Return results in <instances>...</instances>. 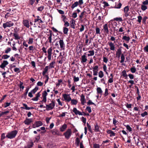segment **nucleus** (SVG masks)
I'll list each match as a JSON object with an SVG mask.
<instances>
[{"label":"nucleus","instance_id":"obj_39","mask_svg":"<svg viewBox=\"0 0 148 148\" xmlns=\"http://www.w3.org/2000/svg\"><path fill=\"white\" fill-rule=\"evenodd\" d=\"M104 76V74L103 72L101 71L99 73V76L101 78L103 77Z\"/></svg>","mask_w":148,"mask_h":148},{"label":"nucleus","instance_id":"obj_43","mask_svg":"<svg viewBox=\"0 0 148 148\" xmlns=\"http://www.w3.org/2000/svg\"><path fill=\"white\" fill-rule=\"evenodd\" d=\"M96 32L97 34H100V29L98 27H96L95 29Z\"/></svg>","mask_w":148,"mask_h":148},{"label":"nucleus","instance_id":"obj_53","mask_svg":"<svg viewBox=\"0 0 148 148\" xmlns=\"http://www.w3.org/2000/svg\"><path fill=\"white\" fill-rule=\"evenodd\" d=\"M5 137H6V136H5V133H2L1 135V140L2 141L3 139H4L5 138Z\"/></svg>","mask_w":148,"mask_h":148},{"label":"nucleus","instance_id":"obj_31","mask_svg":"<svg viewBox=\"0 0 148 148\" xmlns=\"http://www.w3.org/2000/svg\"><path fill=\"white\" fill-rule=\"evenodd\" d=\"M38 89V87L37 86H36L35 88H34L31 91V92L33 93V94H34L37 92Z\"/></svg>","mask_w":148,"mask_h":148},{"label":"nucleus","instance_id":"obj_34","mask_svg":"<svg viewBox=\"0 0 148 148\" xmlns=\"http://www.w3.org/2000/svg\"><path fill=\"white\" fill-rule=\"evenodd\" d=\"M34 22L35 23H36L37 22H38L39 24L40 23H43V22L41 18L40 19H35L34 20Z\"/></svg>","mask_w":148,"mask_h":148},{"label":"nucleus","instance_id":"obj_22","mask_svg":"<svg viewBox=\"0 0 148 148\" xmlns=\"http://www.w3.org/2000/svg\"><path fill=\"white\" fill-rule=\"evenodd\" d=\"M107 133L108 134H110V136L112 137L115 136V134L113 132L110 130H108Z\"/></svg>","mask_w":148,"mask_h":148},{"label":"nucleus","instance_id":"obj_57","mask_svg":"<svg viewBox=\"0 0 148 148\" xmlns=\"http://www.w3.org/2000/svg\"><path fill=\"white\" fill-rule=\"evenodd\" d=\"M129 10V8L128 6H125L124 8V11L125 13L128 12Z\"/></svg>","mask_w":148,"mask_h":148},{"label":"nucleus","instance_id":"obj_29","mask_svg":"<svg viewBox=\"0 0 148 148\" xmlns=\"http://www.w3.org/2000/svg\"><path fill=\"white\" fill-rule=\"evenodd\" d=\"M71 103L73 105H76L77 103V101L75 99H71Z\"/></svg>","mask_w":148,"mask_h":148},{"label":"nucleus","instance_id":"obj_50","mask_svg":"<svg viewBox=\"0 0 148 148\" xmlns=\"http://www.w3.org/2000/svg\"><path fill=\"white\" fill-rule=\"evenodd\" d=\"M109 94V93L108 92V90L107 88H106L105 90V92H104V97H106Z\"/></svg>","mask_w":148,"mask_h":148},{"label":"nucleus","instance_id":"obj_54","mask_svg":"<svg viewBox=\"0 0 148 148\" xmlns=\"http://www.w3.org/2000/svg\"><path fill=\"white\" fill-rule=\"evenodd\" d=\"M35 142H38V141L40 139V136L39 135L38 136H36L35 138Z\"/></svg>","mask_w":148,"mask_h":148},{"label":"nucleus","instance_id":"obj_56","mask_svg":"<svg viewBox=\"0 0 148 148\" xmlns=\"http://www.w3.org/2000/svg\"><path fill=\"white\" fill-rule=\"evenodd\" d=\"M33 42V38H29L28 43L29 44H32Z\"/></svg>","mask_w":148,"mask_h":148},{"label":"nucleus","instance_id":"obj_60","mask_svg":"<svg viewBox=\"0 0 148 148\" xmlns=\"http://www.w3.org/2000/svg\"><path fill=\"white\" fill-rule=\"evenodd\" d=\"M114 19L115 20V21H120V22H121L122 21H123V20L122 19V18L120 17H117V18H114Z\"/></svg>","mask_w":148,"mask_h":148},{"label":"nucleus","instance_id":"obj_28","mask_svg":"<svg viewBox=\"0 0 148 148\" xmlns=\"http://www.w3.org/2000/svg\"><path fill=\"white\" fill-rule=\"evenodd\" d=\"M122 39L127 41V43L129 42L130 38L129 36H124Z\"/></svg>","mask_w":148,"mask_h":148},{"label":"nucleus","instance_id":"obj_23","mask_svg":"<svg viewBox=\"0 0 148 148\" xmlns=\"http://www.w3.org/2000/svg\"><path fill=\"white\" fill-rule=\"evenodd\" d=\"M95 129L94 131L95 132H100V130L99 129V126L98 125V124L97 123H96L94 125Z\"/></svg>","mask_w":148,"mask_h":148},{"label":"nucleus","instance_id":"obj_46","mask_svg":"<svg viewBox=\"0 0 148 148\" xmlns=\"http://www.w3.org/2000/svg\"><path fill=\"white\" fill-rule=\"evenodd\" d=\"M55 63V62H51L50 64L49 65V68H54V66L53 65Z\"/></svg>","mask_w":148,"mask_h":148},{"label":"nucleus","instance_id":"obj_63","mask_svg":"<svg viewBox=\"0 0 148 148\" xmlns=\"http://www.w3.org/2000/svg\"><path fill=\"white\" fill-rule=\"evenodd\" d=\"M11 50V49L10 47H8L7 49L5 50V53H8Z\"/></svg>","mask_w":148,"mask_h":148},{"label":"nucleus","instance_id":"obj_27","mask_svg":"<svg viewBox=\"0 0 148 148\" xmlns=\"http://www.w3.org/2000/svg\"><path fill=\"white\" fill-rule=\"evenodd\" d=\"M44 8L45 7L44 6L41 5L37 8V10L38 11L41 12L44 10Z\"/></svg>","mask_w":148,"mask_h":148},{"label":"nucleus","instance_id":"obj_25","mask_svg":"<svg viewBox=\"0 0 148 148\" xmlns=\"http://www.w3.org/2000/svg\"><path fill=\"white\" fill-rule=\"evenodd\" d=\"M67 128V125L66 124H64L62 127L60 128V131L61 132H63Z\"/></svg>","mask_w":148,"mask_h":148},{"label":"nucleus","instance_id":"obj_9","mask_svg":"<svg viewBox=\"0 0 148 148\" xmlns=\"http://www.w3.org/2000/svg\"><path fill=\"white\" fill-rule=\"evenodd\" d=\"M52 51V49L51 47L49 48L47 50V53L48 54L47 57L49 60H50L51 59Z\"/></svg>","mask_w":148,"mask_h":148},{"label":"nucleus","instance_id":"obj_64","mask_svg":"<svg viewBox=\"0 0 148 148\" xmlns=\"http://www.w3.org/2000/svg\"><path fill=\"white\" fill-rule=\"evenodd\" d=\"M144 50L145 52H148V45H146L144 47Z\"/></svg>","mask_w":148,"mask_h":148},{"label":"nucleus","instance_id":"obj_44","mask_svg":"<svg viewBox=\"0 0 148 148\" xmlns=\"http://www.w3.org/2000/svg\"><path fill=\"white\" fill-rule=\"evenodd\" d=\"M130 70L131 72L132 73H135L136 71V69L135 67H132L131 68Z\"/></svg>","mask_w":148,"mask_h":148},{"label":"nucleus","instance_id":"obj_38","mask_svg":"<svg viewBox=\"0 0 148 148\" xmlns=\"http://www.w3.org/2000/svg\"><path fill=\"white\" fill-rule=\"evenodd\" d=\"M141 9L143 11H144L147 9V7L146 5L143 4L141 6Z\"/></svg>","mask_w":148,"mask_h":148},{"label":"nucleus","instance_id":"obj_61","mask_svg":"<svg viewBox=\"0 0 148 148\" xmlns=\"http://www.w3.org/2000/svg\"><path fill=\"white\" fill-rule=\"evenodd\" d=\"M27 92H25L21 96V98H23L24 99H25L27 97Z\"/></svg>","mask_w":148,"mask_h":148},{"label":"nucleus","instance_id":"obj_13","mask_svg":"<svg viewBox=\"0 0 148 148\" xmlns=\"http://www.w3.org/2000/svg\"><path fill=\"white\" fill-rule=\"evenodd\" d=\"M23 23L24 25L27 27L29 28L30 26L29 24V21L27 20H24L23 22Z\"/></svg>","mask_w":148,"mask_h":148},{"label":"nucleus","instance_id":"obj_3","mask_svg":"<svg viewBox=\"0 0 148 148\" xmlns=\"http://www.w3.org/2000/svg\"><path fill=\"white\" fill-rule=\"evenodd\" d=\"M84 3L83 0H79V1H76L73 3L71 6V8L72 9H73L77 7L79 5H81Z\"/></svg>","mask_w":148,"mask_h":148},{"label":"nucleus","instance_id":"obj_16","mask_svg":"<svg viewBox=\"0 0 148 148\" xmlns=\"http://www.w3.org/2000/svg\"><path fill=\"white\" fill-rule=\"evenodd\" d=\"M59 42L60 48L62 49H64L65 45L63 40L61 39L59 41Z\"/></svg>","mask_w":148,"mask_h":148},{"label":"nucleus","instance_id":"obj_40","mask_svg":"<svg viewBox=\"0 0 148 148\" xmlns=\"http://www.w3.org/2000/svg\"><path fill=\"white\" fill-rule=\"evenodd\" d=\"M87 125L89 131L92 134V131L91 126L88 123H87Z\"/></svg>","mask_w":148,"mask_h":148},{"label":"nucleus","instance_id":"obj_18","mask_svg":"<svg viewBox=\"0 0 148 148\" xmlns=\"http://www.w3.org/2000/svg\"><path fill=\"white\" fill-rule=\"evenodd\" d=\"M14 33L13 34V36H14V39L15 40L20 39V37L19 36L18 34H16L17 32L15 29H14Z\"/></svg>","mask_w":148,"mask_h":148},{"label":"nucleus","instance_id":"obj_45","mask_svg":"<svg viewBox=\"0 0 148 148\" xmlns=\"http://www.w3.org/2000/svg\"><path fill=\"white\" fill-rule=\"evenodd\" d=\"M121 60L120 62L121 63H122L124 62L125 59V57L123 54H122L121 55Z\"/></svg>","mask_w":148,"mask_h":148},{"label":"nucleus","instance_id":"obj_21","mask_svg":"<svg viewBox=\"0 0 148 148\" xmlns=\"http://www.w3.org/2000/svg\"><path fill=\"white\" fill-rule=\"evenodd\" d=\"M87 60L86 58V56L85 55H84L82 56L81 59V62L82 63L86 62Z\"/></svg>","mask_w":148,"mask_h":148},{"label":"nucleus","instance_id":"obj_2","mask_svg":"<svg viewBox=\"0 0 148 148\" xmlns=\"http://www.w3.org/2000/svg\"><path fill=\"white\" fill-rule=\"evenodd\" d=\"M55 106V101L53 100L51 101V103L49 105H46V110L47 111L53 109Z\"/></svg>","mask_w":148,"mask_h":148},{"label":"nucleus","instance_id":"obj_55","mask_svg":"<svg viewBox=\"0 0 148 148\" xmlns=\"http://www.w3.org/2000/svg\"><path fill=\"white\" fill-rule=\"evenodd\" d=\"M36 0H29V3L31 5H33Z\"/></svg>","mask_w":148,"mask_h":148},{"label":"nucleus","instance_id":"obj_14","mask_svg":"<svg viewBox=\"0 0 148 148\" xmlns=\"http://www.w3.org/2000/svg\"><path fill=\"white\" fill-rule=\"evenodd\" d=\"M32 121V119L26 118L24 121V123L26 125H29Z\"/></svg>","mask_w":148,"mask_h":148},{"label":"nucleus","instance_id":"obj_62","mask_svg":"<svg viewBox=\"0 0 148 148\" xmlns=\"http://www.w3.org/2000/svg\"><path fill=\"white\" fill-rule=\"evenodd\" d=\"M73 80L74 82H77L79 81V78L78 77H76L75 76L74 77Z\"/></svg>","mask_w":148,"mask_h":148},{"label":"nucleus","instance_id":"obj_37","mask_svg":"<svg viewBox=\"0 0 148 148\" xmlns=\"http://www.w3.org/2000/svg\"><path fill=\"white\" fill-rule=\"evenodd\" d=\"M51 132L52 134L53 135H59V133L58 131L56 130H52Z\"/></svg>","mask_w":148,"mask_h":148},{"label":"nucleus","instance_id":"obj_19","mask_svg":"<svg viewBox=\"0 0 148 148\" xmlns=\"http://www.w3.org/2000/svg\"><path fill=\"white\" fill-rule=\"evenodd\" d=\"M121 47H121L120 48L118 49L117 51L116 52V55L118 56V58H119L120 57V55L122 53L121 49Z\"/></svg>","mask_w":148,"mask_h":148},{"label":"nucleus","instance_id":"obj_35","mask_svg":"<svg viewBox=\"0 0 148 148\" xmlns=\"http://www.w3.org/2000/svg\"><path fill=\"white\" fill-rule=\"evenodd\" d=\"M122 76L125 77V79H127V75L126 73V71L124 70L122 72Z\"/></svg>","mask_w":148,"mask_h":148},{"label":"nucleus","instance_id":"obj_6","mask_svg":"<svg viewBox=\"0 0 148 148\" xmlns=\"http://www.w3.org/2000/svg\"><path fill=\"white\" fill-rule=\"evenodd\" d=\"M48 95V94L47 92L45 90L42 93V97H43V99L41 101H40L42 103H46L47 101V96Z\"/></svg>","mask_w":148,"mask_h":148},{"label":"nucleus","instance_id":"obj_47","mask_svg":"<svg viewBox=\"0 0 148 148\" xmlns=\"http://www.w3.org/2000/svg\"><path fill=\"white\" fill-rule=\"evenodd\" d=\"M10 57V56L7 55H3L2 56V58L4 59H6L9 58Z\"/></svg>","mask_w":148,"mask_h":148},{"label":"nucleus","instance_id":"obj_17","mask_svg":"<svg viewBox=\"0 0 148 148\" xmlns=\"http://www.w3.org/2000/svg\"><path fill=\"white\" fill-rule=\"evenodd\" d=\"M36 97L32 99V100L33 101H38V99L39 97H40V92H38L36 94Z\"/></svg>","mask_w":148,"mask_h":148},{"label":"nucleus","instance_id":"obj_7","mask_svg":"<svg viewBox=\"0 0 148 148\" xmlns=\"http://www.w3.org/2000/svg\"><path fill=\"white\" fill-rule=\"evenodd\" d=\"M62 96L64 99V100L67 102H69L71 100V98L68 94H62Z\"/></svg>","mask_w":148,"mask_h":148},{"label":"nucleus","instance_id":"obj_59","mask_svg":"<svg viewBox=\"0 0 148 148\" xmlns=\"http://www.w3.org/2000/svg\"><path fill=\"white\" fill-rule=\"evenodd\" d=\"M126 127L127 130L129 131V132H131L132 131V129L130 125H127L126 126Z\"/></svg>","mask_w":148,"mask_h":148},{"label":"nucleus","instance_id":"obj_4","mask_svg":"<svg viewBox=\"0 0 148 148\" xmlns=\"http://www.w3.org/2000/svg\"><path fill=\"white\" fill-rule=\"evenodd\" d=\"M71 134V129H68L64 133L63 135L65 136V138L67 139H69Z\"/></svg>","mask_w":148,"mask_h":148},{"label":"nucleus","instance_id":"obj_1","mask_svg":"<svg viewBox=\"0 0 148 148\" xmlns=\"http://www.w3.org/2000/svg\"><path fill=\"white\" fill-rule=\"evenodd\" d=\"M18 132V131L16 130L9 132L6 135V137L10 139L13 138H15Z\"/></svg>","mask_w":148,"mask_h":148},{"label":"nucleus","instance_id":"obj_42","mask_svg":"<svg viewBox=\"0 0 148 148\" xmlns=\"http://www.w3.org/2000/svg\"><path fill=\"white\" fill-rule=\"evenodd\" d=\"M87 104L88 105H93L95 106H96V104L92 102L91 100H89L88 102L87 103Z\"/></svg>","mask_w":148,"mask_h":148},{"label":"nucleus","instance_id":"obj_26","mask_svg":"<svg viewBox=\"0 0 148 148\" xmlns=\"http://www.w3.org/2000/svg\"><path fill=\"white\" fill-rule=\"evenodd\" d=\"M34 145V143L33 142H31L28 144L26 146L24 147L25 148H31Z\"/></svg>","mask_w":148,"mask_h":148},{"label":"nucleus","instance_id":"obj_48","mask_svg":"<svg viewBox=\"0 0 148 148\" xmlns=\"http://www.w3.org/2000/svg\"><path fill=\"white\" fill-rule=\"evenodd\" d=\"M80 140L78 137L76 138L75 140V143L77 144V146H78L79 144Z\"/></svg>","mask_w":148,"mask_h":148},{"label":"nucleus","instance_id":"obj_58","mask_svg":"<svg viewBox=\"0 0 148 148\" xmlns=\"http://www.w3.org/2000/svg\"><path fill=\"white\" fill-rule=\"evenodd\" d=\"M86 110L89 113H91L92 112L90 107V106H87L86 107Z\"/></svg>","mask_w":148,"mask_h":148},{"label":"nucleus","instance_id":"obj_36","mask_svg":"<svg viewBox=\"0 0 148 148\" xmlns=\"http://www.w3.org/2000/svg\"><path fill=\"white\" fill-rule=\"evenodd\" d=\"M88 53H90V54H88V56H92L94 54V51L93 50H90L89 51H88Z\"/></svg>","mask_w":148,"mask_h":148},{"label":"nucleus","instance_id":"obj_30","mask_svg":"<svg viewBox=\"0 0 148 148\" xmlns=\"http://www.w3.org/2000/svg\"><path fill=\"white\" fill-rule=\"evenodd\" d=\"M69 31L68 29L66 27H64L63 28V32L64 34H67Z\"/></svg>","mask_w":148,"mask_h":148},{"label":"nucleus","instance_id":"obj_51","mask_svg":"<svg viewBox=\"0 0 148 148\" xmlns=\"http://www.w3.org/2000/svg\"><path fill=\"white\" fill-rule=\"evenodd\" d=\"M86 12L85 11H84L82 12L80 14V15H79V18L80 19H82L84 14V13H86Z\"/></svg>","mask_w":148,"mask_h":148},{"label":"nucleus","instance_id":"obj_32","mask_svg":"<svg viewBox=\"0 0 148 148\" xmlns=\"http://www.w3.org/2000/svg\"><path fill=\"white\" fill-rule=\"evenodd\" d=\"M11 102H10L9 103L8 102H5V103L3 105H2V106L4 108H6L10 106L11 104Z\"/></svg>","mask_w":148,"mask_h":148},{"label":"nucleus","instance_id":"obj_8","mask_svg":"<svg viewBox=\"0 0 148 148\" xmlns=\"http://www.w3.org/2000/svg\"><path fill=\"white\" fill-rule=\"evenodd\" d=\"M42 123L40 121H36L32 125V127L33 128H35L36 127H38L42 125Z\"/></svg>","mask_w":148,"mask_h":148},{"label":"nucleus","instance_id":"obj_20","mask_svg":"<svg viewBox=\"0 0 148 148\" xmlns=\"http://www.w3.org/2000/svg\"><path fill=\"white\" fill-rule=\"evenodd\" d=\"M75 21L73 19H72L70 21L71 27V28L74 29L75 28Z\"/></svg>","mask_w":148,"mask_h":148},{"label":"nucleus","instance_id":"obj_49","mask_svg":"<svg viewBox=\"0 0 148 148\" xmlns=\"http://www.w3.org/2000/svg\"><path fill=\"white\" fill-rule=\"evenodd\" d=\"M58 83L56 84L57 86H59L60 85L61 83L62 82V79H58Z\"/></svg>","mask_w":148,"mask_h":148},{"label":"nucleus","instance_id":"obj_33","mask_svg":"<svg viewBox=\"0 0 148 148\" xmlns=\"http://www.w3.org/2000/svg\"><path fill=\"white\" fill-rule=\"evenodd\" d=\"M97 93L102 94L103 91L100 87H97Z\"/></svg>","mask_w":148,"mask_h":148},{"label":"nucleus","instance_id":"obj_52","mask_svg":"<svg viewBox=\"0 0 148 148\" xmlns=\"http://www.w3.org/2000/svg\"><path fill=\"white\" fill-rule=\"evenodd\" d=\"M81 119L83 123H84V125H85L86 122V118L83 116H82L81 118Z\"/></svg>","mask_w":148,"mask_h":148},{"label":"nucleus","instance_id":"obj_10","mask_svg":"<svg viewBox=\"0 0 148 148\" xmlns=\"http://www.w3.org/2000/svg\"><path fill=\"white\" fill-rule=\"evenodd\" d=\"M103 29H102V30L104 31V33H106L107 34H108L109 31L108 24L107 23H106L103 25Z\"/></svg>","mask_w":148,"mask_h":148},{"label":"nucleus","instance_id":"obj_11","mask_svg":"<svg viewBox=\"0 0 148 148\" xmlns=\"http://www.w3.org/2000/svg\"><path fill=\"white\" fill-rule=\"evenodd\" d=\"M9 64L7 60L3 61V62L0 65V67L2 69L5 70V68L6 66L8 65Z\"/></svg>","mask_w":148,"mask_h":148},{"label":"nucleus","instance_id":"obj_12","mask_svg":"<svg viewBox=\"0 0 148 148\" xmlns=\"http://www.w3.org/2000/svg\"><path fill=\"white\" fill-rule=\"evenodd\" d=\"M73 112L75 114H79V115H82L83 114L77 110L76 108H74L73 110Z\"/></svg>","mask_w":148,"mask_h":148},{"label":"nucleus","instance_id":"obj_15","mask_svg":"<svg viewBox=\"0 0 148 148\" xmlns=\"http://www.w3.org/2000/svg\"><path fill=\"white\" fill-rule=\"evenodd\" d=\"M80 101L81 104L83 105H84L85 103H86L85 96L83 94L81 96Z\"/></svg>","mask_w":148,"mask_h":148},{"label":"nucleus","instance_id":"obj_5","mask_svg":"<svg viewBox=\"0 0 148 148\" xmlns=\"http://www.w3.org/2000/svg\"><path fill=\"white\" fill-rule=\"evenodd\" d=\"M14 23L11 21L7 22L3 24V26L4 29H5L7 27H10L13 26Z\"/></svg>","mask_w":148,"mask_h":148},{"label":"nucleus","instance_id":"obj_24","mask_svg":"<svg viewBox=\"0 0 148 148\" xmlns=\"http://www.w3.org/2000/svg\"><path fill=\"white\" fill-rule=\"evenodd\" d=\"M109 45L110 47V49L114 51L115 50V47L114 44L112 42H108Z\"/></svg>","mask_w":148,"mask_h":148},{"label":"nucleus","instance_id":"obj_41","mask_svg":"<svg viewBox=\"0 0 148 148\" xmlns=\"http://www.w3.org/2000/svg\"><path fill=\"white\" fill-rule=\"evenodd\" d=\"M121 6L122 4L120 3H119L117 5H116L114 8H116L119 9L121 8Z\"/></svg>","mask_w":148,"mask_h":148}]
</instances>
